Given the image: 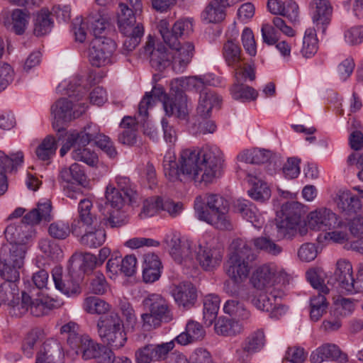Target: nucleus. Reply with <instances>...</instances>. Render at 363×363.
Returning <instances> with one entry per match:
<instances>
[{
	"label": "nucleus",
	"mask_w": 363,
	"mask_h": 363,
	"mask_svg": "<svg viewBox=\"0 0 363 363\" xmlns=\"http://www.w3.org/2000/svg\"><path fill=\"white\" fill-rule=\"evenodd\" d=\"M162 208V199L150 198L144 201L142 211L140 213L141 218L153 216Z\"/></svg>",
	"instance_id": "61"
},
{
	"label": "nucleus",
	"mask_w": 363,
	"mask_h": 363,
	"mask_svg": "<svg viewBox=\"0 0 363 363\" xmlns=\"http://www.w3.org/2000/svg\"><path fill=\"white\" fill-rule=\"evenodd\" d=\"M106 204L111 207L121 210L125 202H128L126 196L116 188L108 186L106 191Z\"/></svg>",
	"instance_id": "57"
},
{
	"label": "nucleus",
	"mask_w": 363,
	"mask_h": 363,
	"mask_svg": "<svg viewBox=\"0 0 363 363\" xmlns=\"http://www.w3.org/2000/svg\"><path fill=\"white\" fill-rule=\"evenodd\" d=\"M83 308L91 314H104L108 311L109 305L98 297L89 296L84 301Z\"/></svg>",
	"instance_id": "55"
},
{
	"label": "nucleus",
	"mask_w": 363,
	"mask_h": 363,
	"mask_svg": "<svg viewBox=\"0 0 363 363\" xmlns=\"http://www.w3.org/2000/svg\"><path fill=\"white\" fill-rule=\"evenodd\" d=\"M60 334L66 337L67 344L72 349L77 347V344L85 335L81 333L79 325L74 321L63 325L60 328Z\"/></svg>",
	"instance_id": "45"
},
{
	"label": "nucleus",
	"mask_w": 363,
	"mask_h": 363,
	"mask_svg": "<svg viewBox=\"0 0 363 363\" xmlns=\"http://www.w3.org/2000/svg\"><path fill=\"white\" fill-rule=\"evenodd\" d=\"M200 91L197 113L202 118H206L211 116L213 107L219 105L220 98L212 89H203Z\"/></svg>",
	"instance_id": "32"
},
{
	"label": "nucleus",
	"mask_w": 363,
	"mask_h": 363,
	"mask_svg": "<svg viewBox=\"0 0 363 363\" xmlns=\"http://www.w3.org/2000/svg\"><path fill=\"white\" fill-rule=\"evenodd\" d=\"M57 146L54 137L47 136L37 147L35 153L38 159L46 161L55 155Z\"/></svg>",
	"instance_id": "50"
},
{
	"label": "nucleus",
	"mask_w": 363,
	"mask_h": 363,
	"mask_svg": "<svg viewBox=\"0 0 363 363\" xmlns=\"http://www.w3.org/2000/svg\"><path fill=\"white\" fill-rule=\"evenodd\" d=\"M50 13L46 9L38 12L33 19V33L36 36H43L48 34L52 27L53 21L50 18Z\"/></svg>",
	"instance_id": "40"
},
{
	"label": "nucleus",
	"mask_w": 363,
	"mask_h": 363,
	"mask_svg": "<svg viewBox=\"0 0 363 363\" xmlns=\"http://www.w3.org/2000/svg\"><path fill=\"white\" fill-rule=\"evenodd\" d=\"M196 245L187 238L174 235L169 242V253L175 262L190 267L193 264L192 253Z\"/></svg>",
	"instance_id": "18"
},
{
	"label": "nucleus",
	"mask_w": 363,
	"mask_h": 363,
	"mask_svg": "<svg viewBox=\"0 0 363 363\" xmlns=\"http://www.w3.org/2000/svg\"><path fill=\"white\" fill-rule=\"evenodd\" d=\"M230 6L225 0H212L202 12L201 18L207 23H219L225 17V8Z\"/></svg>",
	"instance_id": "33"
},
{
	"label": "nucleus",
	"mask_w": 363,
	"mask_h": 363,
	"mask_svg": "<svg viewBox=\"0 0 363 363\" xmlns=\"http://www.w3.org/2000/svg\"><path fill=\"white\" fill-rule=\"evenodd\" d=\"M13 30L17 35L23 34L29 21V13L22 9H15L11 14Z\"/></svg>",
	"instance_id": "56"
},
{
	"label": "nucleus",
	"mask_w": 363,
	"mask_h": 363,
	"mask_svg": "<svg viewBox=\"0 0 363 363\" xmlns=\"http://www.w3.org/2000/svg\"><path fill=\"white\" fill-rule=\"evenodd\" d=\"M77 345L78 347H74L72 350L77 354H81L85 360L94 359L101 346V345L91 340L87 335H85Z\"/></svg>",
	"instance_id": "44"
},
{
	"label": "nucleus",
	"mask_w": 363,
	"mask_h": 363,
	"mask_svg": "<svg viewBox=\"0 0 363 363\" xmlns=\"http://www.w3.org/2000/svg\"><path fill=\"white\" fill-rule=\"evenodd\" d=\"M303 209L301 203L296 201L286 202L281 206V216L277 222V237L280 239L291 240L298 233L301 236L307 233L305 225L300 226Z\"/></svg>",
	"instance_id": "5"
},
{
	"label": "nucleus",
	"mask_w": 363,
	"mask_h": 363,
	"mask_svg": "<svg viewBox=\"0 0 363 363\" xmlns=\"http://www.w3.org/2000/svg\"><path fill=\"white\" fill-rule=\"evenodd\" d=\"M98 333L104 343L113 349L124 346L127 337L118 313L110 312L101 315L97 323Z\"/></svg>",
	"instance_id": "6"
},
{
	"label": "nucleus",
	"mask_w": 363,
	"mask_h": 363,
	"mask_svg": "<svg viewBox=\"0 0 363 363\" xmlns=\"http://www.w3.org/2000/svg\"><path fill=\"white\" fill-rule=\"evenodd\" d=\"M230 249L231 252L225 272L235 283H240L247 277L250 269L249 262L256 259V255L251 247V242L241 238L234 240Z\"/></svg>",
	"instance_id": "4"
},
{
	"label": "nucleus",
	"mask_w": 363,
	"mask_h": 363,
	"mask_svg": "<svg viewBox=\"0 0 363 363\" xmlns=\"http://www.w3.org/2000/svg\"><path fill=\"white\" fill-rule=\"evenodd\" d=\"M335 277L342 293L355 294L363 292V264L358 266L356 277L353 275L352 264L345 259L337 262Z\"/></svg>",
	"instance_id": "11"
},
{
	"label": "nucleus",
	"mask_w": 363,
	"mask_h": 363,
	"mask_svg": "<svg viewBox=\"0 0 363 363\" xmlns=\"http://www.w3.org/2000/svg\"><path fill=\"white\" fill-rule=\"evenodd\" d=\"M60 347L57 343L54 344V347L50 344L45 342L43 345V350L38 354L35 363H56L54 361V353L59 352Z\"/></svg>",
	"instance_id": "63"
},
{
	"label": "nucleus",
	"mask_w": 363,
	"mask_h": 363,
	"mask_svg": "<svg viewBox=\"0 0 363 363\" xmlns=\"http://www.w3.org/2000/svg\"><path fill=\"white\" fill-rule=\"evenodd\" d=\"M252 188L248 191V195L254 200L263 203L269 199L271 191L267 183L255 178Z\"/></svg>",
	"instance_id": "54"
},
{
	"label": "nucleus",
	"mask_w": 363,
	"mask_h": 363,
	"mask_svg": "<svg viewBox=\"0 0 363 363\" xmlns=\"http://www.w3.org/2000/svg\"><path fill=\"white\" fill-rule=\"evenodd\" d=\"M123 130L118 134V140L120 143L128 146H133L137 143L138 125L135 118L125 116L121 124Z\"/></svg>",
	"instance_id": "35"
},
{
	"label": "nucleus",
	"mask_w": 363,
	"mask_h": 363,
	"mask_svg": "<svg viewBox=\"0 0 363 363\" xmlns=\"http://www.w3.org/2000/svg\"><path fill=\"white\" fill-rule=\"evenodd\" d=\"M235 208L243 218L250 222L255 228H259L264 223L258 209L251 201L247 199L237 200Z\"/></svg>",
	"instance_id": "29"
},
{
	"label": "nucleus",
	"mask_w": 363,
	"mask_h": 363,
	"mask_svg": "<svg viewBox=\"0 0 363 363\" xmlns=\"http://www.w3.org/2000/svg\"><path fill=\"white\" fill-rule=\"evenodd\" d=\"M116 45L108 38H94L89 48V60L96 67L106 66L112 63V56Z\"/></svg>",
	"instance_id": "13"
},
{
	"label": "nucleus",
	"mask_w": 363,
	"mask_h": 363,
	"mask_svg": "<svg viewBox=\"0 0 363 363\" xmlns=\"http://www.w3.org/2000/svg\"><path fill=\"white\" fill-rule=\"evenodd\" d=\"M150 65L156 70H164L172 65L170 51L163 45H158L154 51L151 52Z\"/></svg>",
	"instance_id": "43"
},
{
	"label": "nucleus",
	"mask_w": 363,
	"mask_h": 363,
	"mask_svg": "<svg viewBox=\"0 0 363 363\" xmlns=\"http://www.w3.org/2000/svg\"><path fill=\"white\" fill-rule=\"evenodd\" d=\"M86 107L84 104H74L72 100L66 98L60 99L51 106L52 127L57 131L59 140L63 137L64 133L67 134L62 123L79 117L85 112Z\"/></svg>",
	"instance_id": "9"
},
{
	"label": "nucleus",
	"mask_w": 363,
	"mask_h": 363,
	"mask_svg": "<svg viewBox=\"0 0 363 363\" xmlns=\"http://www.w3.org/2000/svg\"><path fill=\"white\" fill-rule=\"evenodd\" d=\"M171 293L177 304L184 309L191 308L197 298L196 289L190 282L174 286Z\"/></svg>",
	"instance_id": "26"
},
{
	"label": "nucleus",
	"mask_w": 363,
	"mask_h": 363,
	"mask_svg": "<svg viewBox=\"0 0 363 363\" xmlns=\"http://www.w3.org/2000/svg\"><path fill=\"white\" fill-rule=\"evenodd\" d=\"M26 245L11 243L0 251V276L6 281H18L19 269L23 267L27 251Z\"/></svg>",
	"instance_id": "7"
},
{
	"label": "nucleus",
	"mask_w": 363,
	"mask_h": 363,
	"mask_svg": "<svg viewBox=\"0 0 363 363\" xmlns=\"http://www.w3.org/2000/svg\"><path fill=\"white\" fill-rule=\"evenodd\" d=\"M171 48L172 66L177 73H182L190 63L194 55V45L191 42H186L175 47L169 46Z\"/></svg>",
	"instance_id": "22"
},
{
	"label": "nucleus",
	"mask_w": 363,
	"mask_h": 363,
	"mask_svg": "<svg viewBox=\"0 0 363 363\" xmlns=\"http://www.w3.org/2000/svg\"><path fill=\"white\" fill-rule=\"evenodd\" d=\"M308 226L313 230L326 231L331 229L345 228L346 223L330 209L320 208L308 214Z\"/></svg>",
	"instance_id": "14"
},
{
	"label": "nucleus",
	"mask_w": 363,
	"mask_h": 363,
	"mask_svg": "<svg viewBox=\"0 0 363 363\" xmlns=\"http://www.w3.org/2000/svg\"><path fill=\"white\" fill-rule=\"evenodd\" d=\"M230 91L234 99L242 101L255 100L258 96V93L255 89L242 84L241 82L238 83L236 82Z\"/></svg>",
	"instance_id": "51"
},
{
	"label": "nucleus",
	"mask_w": 363,
	"mask_h": 363,
	"mask_svg": "<svg viewBox=\"0 0 363 363\" xmlns=\"http://www.w3.org/2000/svg\"><path fill=\"white\" fill-rule=\"evenodd\" d=\"M181 79H176L171 84V91L167 95L162 86H155L151 92H146L138 105V114L144 118L148 116V108L158 100L162 102L164 109L168 116L175 115L185 118L188 115L186 96L179 84Z\"/></svg>",
	"instance_id": "2"
},
{
	"label": "nucleus",
	"mask_w": 363,
	"mask_h": 363,
	"mask_svg": "<svg viewBox=\"0 0 363 363\" xmlns=\"http://www.w3.org/2000/svg\"><path fill=\"white\" fill-rule=\"evenodd\" d=\"M255 249L264 251L271 255L277 256L282 252V247L267 237H258L252 242Z\"/></svg>",
	"instance_id": "52"
},
{
	"label": "nucleus",
	"mask_w": 363,
	"mask_h": 363,
	"mask_svg": "<svg viewBox=\"0 0 363 363\" xmlns=\"http://www.w3.org/2000/svg\"><path fill=\"white\" fill-rule=\"evenodd\" d=\"M108 289V283L104 275L99 272H95L90 280L89 289L94 294L102 295Z\"/></svg>",
	"instance_id": "60"
},
{
	"label": "nucleus",
	"mask_w": 363,
	"mask_h": 363,
	"mask_svg": "<svg viewBox=\"0 0 363 363\" xmlns=\"http://www.w3.org/2000/svg\"><path fill=\"white\" fill-rule=\"evenodd\" d=\"M4 233L11 243L27 246V243L34 234V230L31 225L21 220L8 225Z\"/></svg>",
	"instance_id": "23"
},
{
	"label": "nucleus",
	"mask_w": 363,
	"mask_h": 363,
	"mask_svg": "<svg viewBox=\"0 0 363 363\" xmlns=\"http://www.w3.org/2000/svg\"><path fill=\"white\" fill-rule=\"evenodd\" d=\"M144 307L153 315L164 319L168 323L172 319V314L169 308L167 301L160 294H152L143 301Z\"/></svg>",
	"instance_id": "25"
},
{
	"label": "nucleus",
	"mask_w": 363,
	"mask_h": 363,
	"mask_svg": "<svg viewBox=\"0 0 363 363\" xmlns=\"http://www.w3.org/2000/svg\"><path fill=\"white\" fill-rule=\"evenodd\" d=\"M72 157L76 161L82 162L90 167H94L99 162L97 154L86 146H74Z\"/></svg>",
	"instance_id": "49"
},
{
	"label": "nucleus",
	"mask_w": 363,
	"mask_h": 363,
	"mask_svg": "<svg viewBox=\"0 0 363 363\" xmlns=\"http://www.w3.org/2000/svg\"><path fill=\"white\" fill-rule=\"evenodd\" d=\"M120 11L118 13V26L121 33H130L136 27V18L134 10L125 3L119 4Z\"/></svg>",
	"instance_id": "38"
},
{
	"label": "nucleus",
	"mask_w": 363,
	"mask_h": 363,
	"mask_svg": "<svg viewBox=\"0 0 363 363\" xmlns=\"http://www.w3.org/2000/svg\"><path fill=\"white\" fill-rule=\"evenodd\" d=\"M306 275L308 281L318 291V295L310 299V318L316 322L326 312L328 306L326 296L330 294V289L324 284L320 270L309 269Z\"/></svg>",
	"instance_id": "10"
},
{
	"label": "nucleus",
	"mask_w": 363,
	"mask_h": 363,
	"mask_svg": "<svg viewBox=\"0 0 363 363\" xmlns=\"http://www.w3.org/2000/svg\"><path fill=\"white\" fill-rule=\"evenodd\" d=\"M334 202L337 208L347 216L357 213L362 208L359 199L349 191L339 190L334 198Z\"/></svg>",
	"instance_id": "27"
},
{
	"label": "nucleus",
	"mask_w": 363,
	"mask_h": 363,
	"mask_svg": "<svg viewBox=\"0 0 363 363\" xmlns=\"http://www.w3.org/2000/svg\"><path fill=\"white\" fill-rule=\"evenodd\" d=\"M157 29L164 42L169 46L179 45V38L188 35L193 30V23L190 19H179L174 23L172 28L166 19L161 20Z\"/></svg>",
	"instance_id": "15"
},
{
	"label": "nucleus",
	"mask_w": 363,
	"mask_h": 363,
	"mask_svg": "<svg viewBox=\"0 0 363 363\" xmlns=\"http://www.w3.org/2000/svg\"><path fill=\"white\" fill-rule=\"evenodd\" d=\"M264 331L261 329L254 331L245 339L240 347L236 350L237 358L242 361L250 360L254 354L264 347Z\"/></svg>",
	"instance_id": "21"
},
{
	"label": "nucleus",
	"mask_w": 363,
	"mask_h": 363,
	"mask_svg": "<svg viewBox=\"0 0 363 363\" xmlns=\"http://www.w3.org/2000/svg\"><path fill=\"white\" fill-rule=\"evenodd\" d=\"M0 285V306L8 303L14 298L15 291H18L17 281H6Z\"/></svg>",
	"instance_id": "62"
},
{
	"label": "nucleus",
	"mask_w": 363,
	"mask_h": 363,
	"mask_svg": "<svg viewBox=\"0 0 363 363\" xmlns=\"http://www.w3.org/2000/svg\"><path fill=\"white\" fill-rule=\"evenodd\" d=\"M51 212V204L46 201L43 203H38L37 208L32 209L25 215L21 220L24 223L33 225L38 224L42 220H49Z\"/></svg>",
	"instance_id": "41"
},
{
	"label": "nucleus",
	"mask_w": 363,
	"mask_h": 363,
	"mask_svg": "<svg viewBox=\"0 0 363 363\" xmlns=\"http://www.w3.org/2000/svg\"><path fill=\"white\" fill-rule=\"evenodd\" d=\"M317 28H309L306 30L303 40L301 54L306 58H311L317 52L318 49V38L316 35Z\"/></svg>",
	"instance_id": "46"
},
{
	"label": "nucleus",
	"mask_w": 363,
	"mask_h": 363,
	"mask_svg": "<svg viewBox=\"0 0 363 363\" xmlns=\"http://www.w3.org/2000/svg\"><path fill=\"white\" fill-rule=\"evenodd\" d=\"M162 262L155 254H147L144 257L143 279L145 283H153L161 276Z\"/></svg>",
	"instance_id": "31"
},
{
	"label": "nucleus",
	"mask_w": 363,
	"mask_h": 363,
	"mask_svg": "<svg viewBox=\"0 0 363 363\" xmlns=\"http://www.w3.org/2000/svg\"><path fill=\"white\" fill-rule=\"evenodd\" d=\"M88 23L89 26V32L92 33L95 38H100L101 35L106 29V19L99 13L92 14L88 16Z\"/></svg>",
	"instance_id": "64"
},
{
	"label": "nucleus",
	"mask_w": 363,
	"mask_h": 363,
	"mask_svg": "<svg viewBox=\"0 0 363 363\" xmlns=\"http://www.w3.org/2000/svg\"><path fill=\"white\" fill-rule=\"evenodd\" d=\"M273 153L265 149L254 148L245 150L238 155V160L250 164H264L269 162Z\"/></svg>",
	"instance_id": "39"
},
{
	"label": "nucleus",
	"mask_w": 363,
	"mask_h": 363,
	"mask_svg": "<svg viewBox=\"0 0 363 363\" xmlns=\"http://www.w3.org/2000/svg\"><path fill=\"white\" fill-rule=\"evenodd\" d=\"M277 297L271 292L269 294L264 293L259 294L252 300V304L259 310L270 312L277 302Z\"/></svg>",
	"instance_id": "59"
},
{
	"label": "nucleus",
	"mask_w": 363,
	"mask_h": 363,
	"mask_svg": "<svg viewBox=\"0 0 363 363\" xmlns=\"http://www.w3.org/2000/svg\"><path fill=\"white\" fill-rule=\"evenodd\" d=\"M101 225V220L93 211V204L89 199H82L78 204V218L72 223V233L81 235L83 228H96Z\"/></svg>",
	"instance_id": "16"
},
{
	"label": "nucleus",
	"mask_w": 363,
	"mask_h": 363,
	"mask_svg": "<svg viewBox=\"0 0 363 363\" xmlns=\"http://www.w3.org/2000/svg\"><path fill=\"white\" fill-rule=\"evenodd\" d=\"M228 207V201L216 194H206L203 199L197 196L194 201L196 217L219 230L232 229V224L227 215Z\"/></svg>",
	"instance_id": "3"
},
{
	"label": "nucleus",
	"mask_w": 363,
	"mask_h": 363,
	"mask_svg": "<svg viewBox=\"0 0 363 363\" xmlns=\"http://www.w3.org/2000/svg\"><path fill=\"white\" fill-rule=\"evenodd\" d=\"M84 234L82 235L79 239L80 244L89 248H96L101 246L106 238V234L101 227L84 228Z\"/></svg>",
	"instance_id": "36"
},
{
	"label": "nucleus",
	"mask_w": 363,
	"mask_h": 363,
	"mask_svg": "<svg viewBox=\"0 0 363 363\" xmlns=\"http://www.w3.org/2000/svg\"><path fill=\"white\" fill-rule=\"evenodd\" d=\"M48 233L55 239L65 240L72 233V225L62 220L54 222L50 225Z\"/></svg>",
	"instance_id": "58"
},
{
	"label": "nucleus",
	"mask_w": 363,
	"mask_h": 363,
	"mask_svg": "<svg viewBox=\"0 0 363 363\" xmlns=\"http://www.w3.org/2000/svg\"><path fill=\"white\" fill-rule=\"evenodd\" d=\"M131 30L130 33H122L126 37L123 45L125 54L133 51L138 45L144 35V28L141 23H137L136 27Z\"/></svg>",
	"instance_id": "48"
},
{
	"label": "nucleus",
	"mask_w": 363,
	"mask_h": 363,
	"mask_svg": "<svg viewBox=\"0 0 363 363\" xmlns=\"http://www.w3.org/2000/svg\"><path fill=\"white\" fill-rule=\"evenodd\" d=\"M275 269L269 264L259 267L251 277L255 288L262 290L271 287L274 282Z\"/></svg>",
	"instance_id": "30"
},
{
	"label": "nucleus",
	"mask_w": 363,
	"mask_h": 363,
	"mask_svg": "<svg viewBox=\"0 0 363 363\" xmlns=\"http://www.w3.org/2000/svg\"><path fill=\"white\" fill-rule=\"evenodd\" d=\"M23 163V152L18 151L8 156L0 150V196L3 195L8 189L6 173L16 172Z\"/></svg>",
	"instance_id": "20"
},
{
	"label": "nucleus",
	"mask_w": 363,
	"mask_h": 363,
	"mask_svg": "<svg viewBox=\"0 0 363 363\" xmlns=\"http://www.w3.org/2000/svg\"><path fill=\"white\" fill-rule=\"evenodd\" d=\"M58 305L57 301L45 298L33 299L25 291H22L21 300L14 298L9 303V313L12 316L20 317L30 310V313L36 317L42 316Z\"/></svg>",
	"instance_id": "8"
},
{
	"label": "nucleus",
	"mask_w": 363,
	"mask_h": 363,
	"mask_svg": "<svg viewBox=\"0 0 363 363\" xmlns=\"http://www.w3.org/2000/svg\"><path fill=\"white\" fill-rule=\"evenodd\" d=\"M223 56L227 65L233 69H238L243 61L239 45L232 39L228 40L223 47Z\"/></svg>",
	"instance_id": "37"
},
{
	"label": "nucleus",
	"mask_w": 363,
	"mask_h": 363,
	"mask_svg": "<svg viewBox=\"0 0 363 363\" xmlns=\"http://www.w3.org/2000/svg\"><path fill=\"white\" fill-rule=\"evenodd\" d=\"M196 259L200 267L207 272L216 269L221 264L223 249L205 239L199 240L194 250Z\"/></svg>",
	"instance_id": "12"
},
{
	"label": "nucleus",
	"mask_w": 363,
	"mask_h": 363,
	"mask_svg": "<svg viewBox=\"0 0 363 363\" xmlns=\"http://www.w3.org/2000/svg\"><path fill=\"white\" fill-rule=\"evenodd\" d=\"M221 162L222 153L216 147L186 149L180 154L179 165L171 153L164 157V173L172 182L192 179L196 182L209 184L216 179Z\"/></svg>",
	"instance_id": "1"
},
{
	"label": "nucleus",
	"mask_w": 363,
	"mask_h": 363,
	"mask_svg": "<svg viewBox=\"0 0 363 363\" xmlns=\"http://www.w3.org/2000/svg\"><path fill=\"white\" fill-rule=\"evenodd\" d=\"M221 83L220 79L216 77L213 74H206L203 76H194L187 79H182L179 84L181 87L194 88L196 91L208 89L206 86H216Z\"/></svg>",
	"instance_id": "34"
},
{
	"label": "nucleus",
	"mask_w": 363,
	"mask_h": 363,
	"mask_svg": "<svg viewBox=\"0 0 363 363\" xmlns=\"http://www.w3.org/2000/svg\"><path fill=\"white\" fill-rule=\"evenodd\" d=\"M52 277L55 289L67 296H74L80 294L79 284L67 274H63L62 267L55 266L52 269Z\"/></svg>",
	"instance_id": "24"
},
{
	"label": "nucleus",
	"mask_w": 363,
	"mask_h": 363,
	"mask_svg": "<svg viewBox=\"0 0 363 363\" xmlns=\"http://www.w3.org/2000/svg\"><path fill=\"white\" fill-rule=\"evenodd\" d=\"M242 330L240 324L227 318H219L215 323V331L218 335L231 336L240 333Z\"/></svg>",
	"instance_id": "47"
},
{
	"label": "nucleus",
	"mask_w": 363,
	"mask_h": 363,
	"mask_svg": "<svg viewBox=\"0 0 363 363\" xmlns=\"http://www.w3.org/2000/svg\"><path fill=\"white\" fill-rule=\"evenodd\" d=\"M223 311L230 316L242 320L247 319L250 316V312L244 304L237 299L228 300L224 304Z\"/></svg>",
	"instance_id": "53"
},
{
	"label": "nucleus",
	"mask_w": 363,
	"mask_h": 363,
	"mask_svg": "<svg viewBox=\"0 0 363 363\" xmlns=\"http://www.w3.org/2000/svg\"><path fill=\"white\" fill-rule=\"evenodd\" d=\"M58 179L60 182L67 184H77L85 187L87 182V177L83 167L78 163H74L69 167H63L60 169Z\"/></svg>",
	"instance_id": "28"
},
{
	"label": "nucleus",
	"mask_w": 363,
	"mask_h": 363,
	"mask_svg": "<svg viewBox=\"0 0 363 363\" xmlns=\"http://www.w3.org/2000/svg\"><path fill=\"white\" fill-rule=\"evenodd\" d=\"M174 347V341L147 345L136 350V362L137 363H151L164 360L168 357L169 353Z\"/></svg>",
	"instance_id": "17"
},
{
	"label": "nucleus",
	"mask_w": 363,
	"mask_h": 363,
	"mask_svg": "<svg viewBox=\"0 0 363 363\" xmlns=\"http://www.w3.org/2000/svg\"><path fill=\"white\" fill-rule=\"evenodd\" d=\"M309 8L312 19L318 31L325 34L333 16V6L330 0H311Z\"/></svg>",
	"instance_id": "19"
},
{
	"label": "nucleus",
	"mask_w": 363,
	"mask_h": 363,
	"mask_svg": "<svg viewBox=\"0 0 363 363\" xmlns=\"http://www.w3.org/2000/svg\"><path fill=\"white\" fill-rule=\"evenodd\" d=\"M220 298L217 295L208 294L203 299V321L210 326L216 320L219 310Z\"/></svg>",
	"instance_id": "42"
}]
</instances>
